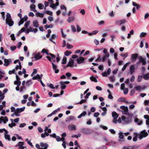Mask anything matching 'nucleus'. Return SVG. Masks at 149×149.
<instances>
[{
  "mask_svg": "<svg viewBox=\"0 0 149 149\" xmlns=\"http://www.w3.org/2000/svg\"><path fill=\"white\" fill-rule=\"evenodd\" d=\"M45 7L44 9H46V7L49 5V6L52 9H56L59 5V2H56L55 3H54L53 0H48V1L44 2Z\"/></svg>",
  "mask_w": 149,
  "mask_h": 149,
  "instance_id": "1",
  "label": "nucleus"
},
{
  "mask_svg": "<svg viewBox=\"0 0 149 149\" xmlns=\"http://www.w3.org/2000/svg\"><path fill=\"white\" fill-rule=\"evenodd\" d=\"M120 108L123 110L122 111L123 114H124L128 116H132L131 113H130L128 112V109L127 106H120Z\"/></svg>",
  "mask_w": 149,
  "mask_h": 149,
  "instance_id": "2",
  "label": "nucleus"
},
{
  "mask_svg": "<svg viewBox=\"0 0 149 149\" xmlns=\"http://www.w3.org/2000/svg\"><path fill=\"white\" fill-rule=\"evenodd\" d=\"M80 130L84 134H90L92 132V131L90 129L86 127H83L81 128Z\"/></svg>",
  "mask_w": 149,
  "mask_h": 149,
  "instance_id": "3",
  "label": "nucleus"
},
{
  "mask_svg": "<svg viewBox=\"0 0 149 149\" xmlns=\"http://www.w3.org/2000/svg\"><path fill=\"white\" fill-rule=\"evenodd\" d=\"M138 59L139 60V62H137L136 64L138 65L139 63H141L142 65H144L146 64V58H143L142 56H140L138 57Z\"/></svg>",
  "mask_w": 149,
  "mask_h": 149,
  "instance_id": "4",
  "label": "nucleus"
},
{
  "mask_svg": "<svg viewBox=\"0 0 149 149\" xmlns=\"http://www.w3.org/2000/svg\"><path fill=\"white\" fill-rule=\"evenodd\" d=\"M25 107H23L22 108H17L15 112V114L17 116H19V113L23 111L25 109Z\"/></svg>",
  "mask_w": 149,
  "mask_h": 149,
  "instance_id": "5",
  "label": "nucleus"
},
{
  "mask_svg": "<svg viewBox=\"0 0 149 149\" xmlns=\"http://www.w3.org/2000/svg\"><path fill=\"white\" fill-rule=\"evenodd\" d=\"M139 138L140 139H141L143 137H146L148 135L147 132L145 130H144L142 131L140 134H139Z\"/></svg>",
  "mask_w": 149,
  "mask_h": 149,
  "instance_id": "6",
  "label": "nucleus"
},
{
  "mask_svg": "<svg viewBox=\"0 0 149 149\" xmlns=\"http://www.w3.org/2000/svg\"><path fill=\"white\" fill-rule=\"evenodd\" d=\"M14 23V21L12 19H6V24L7 25H8L10 26H12Z\"/></svg>",
  "mask_w": 149,
  "mask_h": 149,
  "instance_id": "7",
  "label": "nucleus"
},
{
  "mask_svg": "<svg viewBox=\"0 0 149 149\" xmlns=\"http://www.w3.org/2000/svg\"><path fill=\"white\" fill-rule=\"evenodd\" d=\"M122 120L125 123H130L131 121V118L130 117L125 118L124 116H122L121 117Z\"/></svg>",
  "mask_w": 149,
  "mask_h": 149,
  "instance_id": "8",
  "label": "nucleus"
},
{
  "mask_svg": "<svg viewBox=\"0 0 149 149\" xmlns=\"http://www.w3.org/2000/svg\"><path fill=\"white\" fill-rule=\"evenodd\" d=\"M4 65L6 66H8L10 63L12 62V60L11 59H6L4 58Z\"/></svg>",
  "mask_w": 149,
  "mask_h": 149,
  "instance_id": "9",
  "label": "nucleus"
},
{
  "mask_svg": "<svg viewBox=\"0 0 149 149\" xmlns=\"http://www.w3.org/2000/svg\"><path fill=\"white\" fill-rule=\"evenodd\" d=\"M138 56V54H132L131 58L132 60V61L134 62L136 60Z\"/></svg>",
  "mask_w": 149,
  "mask_h": 149,
  "instance_id": "10",
  "label": "nucleus"
},
{
  "mask_svg": "<svg viewBox=\"0 0 149 149\" xmlns=\"http://www.w3.org/2000/svg\"><path fill=\"white\" fill-rule=\"evenodd\" d=\"M126 20L125 19H124L121 20H118L116 21V23L118 25H122L126 23Z\"/></svg>",
  "mask_w": 149,
  "mask_h": 149,
  "instance_id": "11",
  "label": "nucleus"
},
{
  "mask_svg": "<svg viewBox=\"0 0 149 149\" xmlns=\"http://www.w3.org/2000/svg\"><path fill=\"white\" fill-rule=\"evenodd\" d=\"M85 59L82 57H80L77 59V62L78 64H80L84 63Z\"/></svg>",
  "mask_w": 149,
  "mask_h": 149,
  "instance_id": "12",
  "label": "nucleus"
},
{
  "mask_svg": "<svg viewBox=\"0 0 149 149\" xmlns=\"http://www.w3.org/2000/svg\"><path fill=\"white\" fill-rule=\"evenodd\" d=\"M42 57V56L40 55V53L39 52H38L37 54H34V58L36 59V60L41 59Z\"/></svg>",
  "mask_w": 149,
  "mask_h": 149,
  "instance_id": "13",
  "label": "nucleus"
},
{
  "mask_svg": "<svg viewBox=\"0 0 149 149\" xmlns=\"http://www.w3.org/2000/svg\"><path fill=\"white\" fill-rule=\"evenodd\" d=\"M24 143L23 142H19L17 144L19 148V149H24L26 147L23 146Z\"/></svg>",
  "mask_w": 149,
  "mask_h": 149,
  "instance_id": "14",
  "label": "nucleus"
},
{
  "mask_svg": "<svg viewBox=\"0 0 149 149\" xmlns=\"http://www.w3.org/2000/svg\"><path fill=\"white\" fill-rule=\"evenodd\" d=\"M52 65L53 69L55 71V73H58L59 72V70L58 69H57V66L55 65L52 62Z\"/></svg>",
  "mask_w": 149,
  "mask_h": 149,
  "instance_id": "15",
  "label": "nucleus"
},
{
  "mask_svg": "<svg viewBox=\"0 0 149 149\" xmlns=\"http://www.w3.org/2000/svg\"><path fill=\"white\" fill-rule=\"evenodd\" d=\"M40 146L42 147H44V148H41L40 149H47L48 146V145L47 143H43L42 142L40 143Z\"/></svg>",
  "mask_w": 149,
  "mask_h": 149,
  "instance_id": "16",
  "label": "nucleus"
},
{
  "mask_svg": "<svg viewBox=\"0 0 149 149\" xmlns=\"http://www.w3.org/2000/svg\"><path fill=\"white\" fill-rule=\"evenodd\" d=\"M8 132L7 131L6 132H5L4 133V136L5 139L6 140H8V141H10V136L9 134H8Z\"/></svg>",
  "mask_w": 149,
  "mask_h": 149,
  "instance_id": "17",
  "label": "nucleus"
},
{
  "mask_svg": "<svg viewBox=\"0 0 149 149\" xmlns=\"http://www.w3.org/2000/svg\"><path fill=\"white\" fill-rule=\"evenodd\" d=\"M135 70V68L133 65H132L130 66V73L132 74L134 72Z\"/></svg>",
  "mask_w": 149,
  "mask_h": 149,
  "instance_id": "18",
  "label": "nucleus"
},
{
  "mask_svg": "<svg viewBox=\"0 0 149 149\" xmlns=\"http://www.w3.org/2000/svg\"><path fill=\"white\" fill-rule=\"evenodd\" d=\"M57 36L55 34H54L52 35L51 37L49 38V40L52 42L54 44H55V42L52 40V39H55L56 37Z\"/></svg>",
  "mask_w": 149,
  "mask_h": 149,
  "instance_id": "19",
  "label": "nucleus"
},
{
  "mask_svg": "<svg viewBox=\"0 0 149 149\" xmlns=\"http://www.w3.org/2000/svg\"><path fill=\"white\" fill-rule=\"evenodd\" d=\"M68 64L70 65V67L73 68L74 66V61L73 59L70 58V59Z\"/></svg>",
  "mask_w": 149,
  "mask_h": 149,
  "instance_id": "20",
  "label": "nucleus"
},
{
  "mask_svg": "<svg viewBox=\"0 0 149 149\" xmlns=\"http://www.w3.org/2000/svg\"><path fill=\"white\" fill-rule=\"evenodd\" d=\"M135 122L137 123V124L139 125H140L143 124V121L142 120H139L138 118H136L135 119Z\"/></svg>",
  "mask_w": 149,
  "mask_h": 149,
  "instance_id": "21",
  "label": "nucleus"
},
{
  "mask_svg": "<svg viewBox=\"0 0 149 149\" xmlns=\"http://www.w3.org/2000/svg\"><path fill=\"white\" fill-rule=\"evenodd\" d=\"M112 116L113 118H117L118 117V114L114 111L112 113Z\"/></svg>",
  "mask_w": 149,
  "mask_h": 149,
  "instance_id": "22",
  "label": "nucleus"
},
{
  "mask_svg": "<svg viewBox=\"0 0 149 149\" xmlns=\"http://www.w3.org/2000/svg\"><path fill=\"white\" fill-rule=\"evenodd\" d=\"M60 84L61 85V88L62 89H64L66 88V86L64 84L63 82L62 81H61L60 82Z\"/></svg>",
  "mask_w": 149,
  "mask_h": 149,
  "instance_id": "23",
  "label": "nucleus"
},
{
  "mask_svg": "<svg viewBox=\"0 0 149 149\" xmlns=\"http://www.w3.org/2000/svg\"><path fill=\"white\" fill-rule=\"evenodd\" d=\"M87 114V113L86 111H84L82 113L79 115L77 118H80L81 117L83 116H85Z\"/></svg>",
  "mask_w": 149,
  "mask_h": 149,
  "instance_id": "24",
  "label": "nucleus"
},
{
  "mask_svg": "<svg viewBox=\"0 0 149 149\" xmlns=\"http://www.w3.org/2000/svg\"><path fill=\"white\" fill-rule=\"evenodd\" d=\"M134 135L135 136L133 138V140L134 141L136 142L137 141V137L139 134H138L136 132L134 133Z\"/></svg>",
  "mask_w": 149,
  "mask_h": 149,
  "instance_id": "25",
  "label": "nucleus"
},
{
  "mask_svg": "<svg viewBox=\"0 0 149 149\" xmlns=\"http://www.w3.org/2000/svg\"><path fill=\"white\" fill-rule=\"evenodd\" d=\"M68 127L69 129L71 130H75L76 129V127L74 125H70L68 126Z\"/></svg>",
  "mask_w": 149,
  "mask_h": 149,
  "instance_id": "26",
  "label": "nucleus"
},
{
  "mask_svg": "<svg viewBox=\"0 0 149 149\" xmlns=\"http://www.w3.org/2000/svg\"><path fill=\"white\" fill-rule=\"evenodd\" d=\"M132 5L136 7V9H138L141 8L140 5L137 4L136 3L134 2H132Z\"/></svg>",
  "mask_w": 149,
  "mask_h": 149,
  "instance_id": "27",
  "label": "nucleus"
},
{
  "mask_svg": "<svg viewBox=\"0 0 149 149\" xmlns=\"http://www.w3.org/2000/svg\"><path fill=\"white\" fill-rule=\"evenodd\" d=\"M118 101L120 102H124L126 103H129L128 101L127 100H125V98L124 97L120 98H119L118 99Z\"/></svg>",
  "mask_w": 149,
  "mask_h": 149,
  "instance_id": "28",
  "label": "nucleus"
},
{
  "mask_svg": "<svg viewBox=\"0 0 149 149\" xmlns=\"http://www.w3.org/2000/svg\"><path fill=\"white\" fill-rule=\"evenodd\" d=\"M33 26L36 27H38L39 26V24L38 23V22L36 20H34L33 22Z\"/></svg>",
  "mask_w": 149,
  "mask_h": 149,
  "instance_id": "29",
  "label": "nucleus"
},
{
  "mask_svg": "<svg viewBox=\"0 0 149 149\" xmlns=\"http://www.w3.org/2000/svg\"><path fill=\"white\" fill-rule=\"evenodd\" d=\"M36 15L37 17H40L42 18L44 16V14L38 12L36 13Z\"/></svg>",
  "mask_w": 149,
  "mask_h": 149,
  "instance_id": "30",
  "label": "nucleus"
},
{
  "mask_svg": "<svg viewBox=\"0 0 149 149\" xmlns=\"http://www.w3.org/2000/svg\"><path fill=\"white\" fill-rule=\"evenodd\" d=\"M119 136L118 137L121 139H123L124 137L123 135V133L121 132V131H119V132L118 133Z\"/></svg>",
  "mask_w": 149,
  "mask_h": 149,
  "instance_id": "31",
  "label": "nucleus"
},
{
  "mask_svg": "<svg viewBox=\"0 0 149 149\" xmlns=\"http://www.w3.org/2000/svg\"><path fill=\"white\" fill-rule=\"evenodd\" d=\"M90 79L92 81H94L95 82H97V81L96 78L94 77L93 76L90 77Z\"/></svg>",
  "mask_w": 149,
  "mask_h": 149,
  "instance_id": "32",
  "label": "nucleus"
},
{
  "mask_svg": "<svg viewBox=\"0 0 149 149\" xmlns=\"http://www.w3.org/2000/svg\"><path fill=\"white\" fill-rule=\"evenodd\" d=\"M44 13H46L47 14L50 15H52L53 13L51 11L49 10H46L43 12Z\"/></svg>",
  "mask_w": 149,
  "mask_h": 149,
  "instance_id": "33",
  "label": "nucleus"
},
{
  "mask_svg": "<svg viewBox=\"0 0 149 149\" xmlns=\"http://www.w3.org/2000/svg\"><path fill=\"white\" fill-rule=\"evenodd\" d=\"M67 58L65 56L63 57L61 62V63L63 64H65L66 63Z\"/></svg>",
  "mask_w": 149,
  "mask_h": 149,
  "instance_id": "34",
  "label": "nucleus"
},
{
  "mask_svg": "<svg viewBox=\"0 0 149 149\" xmlns=\"http://www.w3.org/2000/svg\"><path fill=\"white\" fill-rule=\"evenodd\" d=\"M74 19V17H69L67 19V21L69 22H71L73 21Z\"/></svg>",
  "mask_w": 149,
  "mask_h": 149,
  "instance_id": "35",
  "label": "nucleus"
},
{
  "mask_svg": "<svg viewBox=\"0 0 149 149\" xmlns=\"http://www.w3.org/2000/svg\"><path fill=\"white\" fill-rule=\"evenodd\" d=\"M143 77L145 80H148L149 79V74H146L143 76Z\"/></svg>",
  "mask_w": 149,
  "mask_h": 149,
  "instance_id": "36",
  "label": "nucleus"
},
{
  "mask_svg": "<svg viewBox=\"0 0 149 149\" xmlns=\"http://www.w3.org/2000/svg\"><path fill=\"white\" fill-rule=\"evenodd\" d=\"M38 8L40 9H42L44 8V5L41 3L38 4Z\"/></svg>",
  "mask_w": 149,
  "mask_h": 149,
  "instance_id": "37",
  "label": "nucleus"
},
{
  "mask_svg": "<svg viewBox=\"0 0 149 149\" xmlns=\"http://www.w3.org/2000/svg\"><path fill=\"white\" fill-rule=\"evenodd\" d=\"M109 56V55H104L102 57V62H104L107 59V58H108Z\"/></svg>",
  "mask_w": 149,
  "mask_h": 149,
  "instance_id": "38",
  "label": "nucleus"
},
{
  "mask_svg": "<svg viewBox=\"0 0 149 149\" xmlns=\"http://www.w3.org/2000/svg\"><path fill=\"white\" fill-rule=\"evenodd\" d=\"M72 53V52L71 51L67 50L64 52V54L65 56H68L71 54Z\"/></svg>",
  "mask_w": 149,
  "mask_h": 149,
  "instance_id": "39",
  "label": "nucleus"
},
{
  "mask_svg": "<svg viewBox=\"0 0 149 149\" xmlns=\"http://www.w3.org/2000/svg\"><path fill=\"white\" fill-rule=\"evenodd\" d=\"M32 83V81L31 80H29L27 81L26 83V85L27 86H29Z\"/></svg>",
  "mask_w": 149,
  "mask_h": 149,
  "instance_id": "40",
  "label": "nucleus"
},
{
  "mask_svg": "<svg viewBox=\"0 0 149 149\" xmlns=\"http://www.w3.org/2000/svg\"><path fill=\"white\" fill-rule=\"evenodd\" d=\"M4 95L3 93H2V91H0V99L1 100H3L4 98Z\"/></svg>",
  "mask_w": 149,
  "mask_h": 149,
  "instance_id": "41",
  "label": "nucleus"
},
{
  "mask_svg": "<svg viewBox=\"0 0 149 149\" xmlns=\"http://www.w3.org/2000/svg\"><path fill=\"white\" fill-rule=\"evenodd\" d=\"M14 84L16 85L17 86H19L21 84V82L20 81H15L14 82Z\"/></svg>",
  "mask_w": 149,
  "mask_h": 149,
  "instance_id": "42",
  "label": "nucleus"
},
{
  "mask_svg": "<svg viewBox=\"0 0 149 149\" xmlns=\"http://www.w3.org/2000/svg\"><path fill=\"white\" fill-rule=\"evenodd\" d=\"M18 63L19 64V65L20 66V70H21V68H22V66H21V62H20V61H19V60H15L14 62V64H16V63Z\"/></svg>",
  "mask_w": 149,
  "mask_h": 149,
  "instance_id": "43",
  "label": "nucleus"
},
{
  "mask_svg": "<svg viewBox=\"0 0 149 149\" xmlns=\"http://www.w3.org/2000/svg\"><path fill=\"white\" fill-rule=\"evenodd\" d=\"M132 149H139L140 148L139 145H135L132 146Z\"/></svg>",
  "mask_w": 149,
  "mask_h": 149,
  "instance_id": "44",
  "label": "nucleus"
},
{
  "mask_svg": "<svg viewBox=\"0 0 149 149\" xmlns=\"http://www.w3.org/2000/svg\"><path fill=\"white\" fill-rule=\"evenodd\" d=\"M53 25L52 24H51L49 25H48L47 24H46L45 26V27L46 29H47L48 28H52L53 27Z\"/></svg>",
  "mask_w": 149,
  "mask_h": 149,
  "instance_id": "45",
  "label": "nucleus"
},
{
  "mask_svg": "<svg viewBox=\"0 0 149 149\" xmlns=\"http://www.w3.org/2000/svg\"><path fill=\"white\" fill-rule=\"evenodd\" d=\"M103 53L105 54V55H109V53L107 52V50L105 49H104L103 51Z\"/></svg>",
  "mask_w": 149,
  "mask_h": 149,
  "instance_id": "46",
  "label": "nucleus"
},
{
  "mask_svg": "<svg viewBox=\"0 0 149 149\" xmlns=\"http://www.w3.org/2000/svg\"><path fill=\"white\" fill-rule=\"evenodd\" d=\"M72 12L71 11H69V13H67L66 12H63V16H65L67 15L70 16V14L72 13Z\"/></svg>",
  "mask_w": 149,
  "mask_h": 149,
  "instance_id": "47",
  "label": "nucleus"
},
{
  "mask_svg": "<svg viewBox=\"0 0 149 149\" xmlns=\"http://www.w3.org/2000/svg\"><path fill=\"white\" fill-rule=\"evenodd\" d=\"M47 85L49 87L51 88L52 89H54L55 88V87L52 84H47Z\"/></svg>",
  "mask_w": 149,
  "mask_h": 149,
  "instance_id": "48",
  "label": "nucleus"
},
{
  "mask_svg": "<svg viewBox=\"0 0 149 149\" xmlns=\"http://www.w3.org/2000/svg\"><path fill=\"white\" fill-rule=\"evenodd\" d=\"M30 23V21H28L26 22L24 24V26L26 28H27L29 25Z\"/></svg>",
  "mask_w": 149,
  "mask_h": 149,
  "instance_id": "49",
  "label": "nucleus"
},
{
  "mask_svg": "<svg viewBox=\"0 0 149 149\" xmlns=\"http://www.w3.org/2000/svg\"><path fill=\"white\" fill-rule=\"evenodd\" d=\"M10 37L11 38V39L12 40L14 41L15 40V38L14 34H11L10 36Z\"/></svg>",
  "mask_w": 149,
  "mask_h": 149,
  "instance_id": "50",
  "label": "nucleus"
},
{
  "mask_svg": "<svg viewBox=\"0 0 149 149\" xmlns=\"http://www.w3.org/2000/svg\"><path fill=\"white\" fill-rule=\"evenodd\" d=\"M128 53L127 52L125 53L124 54H121V56L122 57H123L124 56H125V57L123 58L124 59H125L128 56Z\"/></svg>",
  "mask_w": 149,
  "mask_h": 149,
  "instance_id": "51",
  "label": "nucleus"
},
{
  "mask_svg": "<svg viewBox=\"0 0 149 149\" xmlns=\"http://www.w3.org/2000/svg\"><path fill=\"white\" fill-rule=\"evenodd\" d=\"M134 88L136 91L140 90H141V87L140 86H135Z\"/></svg>",
  "mask_w": 149,
  "mask_h": 149,
  "instance_id": "52",
  "label": "nucleus"
},
{
  "mask_svg": "<svg viewBox=\"0 0 149 149\" xmlns=\"http://www.w3.org/2000/svg\"><path fill=\"white\" fill-rule=\"evenodd\" d=\"M6 19H11V16L10 15V14L9 13H7L6 15Z\"/></svg>",
  "mask_w": 149,
  "mask_h": 149,
  "instance_id": "53",
  "label": "nucleus"
},
{
  "mask_svg": "<svg viewBox=\"0 0 149 149\" xmlns=\"http://www.w3.org/2000/svg\"><path fill=\"white\" fill-rule=\"evenodd\" d=\"M86 100H82L81 101H80L79 102L77 103V104H81L85 102H86Z\"/></svg>",
  "mask_w": 149,
  "mask_h": 149,
  "instance_id": "54",
  "label": "nucleus"
},
{
  "mask_svg": "<svg viewBox=\"0 0 149 149\" xmlns=\"http://www.w3.org/2000/svg\"><path fill=\"white\" fill-rule=\"evenodd\" d=\"M73 47V46L69 44V43H68L67 44V48L68 49H70L72 48Z\"/></svg>",
  "mask_w": 149,
  "mask_h": 149,
  "instance_id": "55",
  "label": "nucleus"
},
{
  "mask_svg": "<svg viewBox=\"0 0 149 149\" xmlns=\"http://www.w3.org/2000/svg\"><path fill=\"white\" fill-rule=\"evenodd\" d=\"M146 35V33L143 32L141 33L140 34V36L141 38L142 37L145 36Z\"/></svg>",
  "mask_w": 149,
  "mask_h": 149,
  "instance_id": "56",
  "label": "nucleus"
},
{
  "mask_svg": "<svg viewBox=\"0 0 149 149\" xmlns=\"http://www.w3.org/2000/svg\"><path fill=\"white\" fill-rule=\"evenodd\" d=\"M61 31L62 35V36L63 37H66V35L64 34L62 28L61 29Z\"/></svg>",
  "mask_w": 149,
  "mask_h": 149,
  "instance_id": "57",
  "label": "nucleus"
},
{
  "mask_svg": "<svg viewBox=\"0 0 149 149\" xmlns=\"http://www.w3.org/2000/svg\"><path fill=\"white\" fill-rule=\"evenodd\" d=\"M26 87L24 86H21L20 88V92H22L23 90H25Z\"/></svg>",
  "mask_w": 149,
  "mask_h": 149,
  "instance_id": "58",
  "label": "nucleus"
},
{
  "mask_svg": "<svg viewBox=\"0 0 149 149\" xmlns=\"http://www.w3.org/2000/svg\"><path fill=\"white\" fill-rule=\"evenodd\" d=\"M8 121V118L6 116H5L4 118V120L3 121V123H6V122H7Z\"/></svg>",
  "mask_w": 149,
  "mask_h": 149,
  "instance_id": "59",
  "label": "nucleus"
},
{
  "mask_svg": "<svg viewBox=\"0 0 149 149\" xmlns=\"http://www.w3.org/2000/svg\"><path fill=\"white\" fill-rule=\"evenodd\" d=\"M124 93L125 95L127 94L128 92V90L127 88H125L124 89Z\"/></svg>",
  "mask_w": 149,
  "mask_h": 149,
  "instance_id": "60",
  "label": "nucleus"
},
{
  "mask_svg": "<svg viewBox=\"0 0 149 149\" xmlns=\"http://www.w3.org/2000/svg\"><path fill=\"white\" fill-rule=\"evenodd\" d=\"M48 19L50 22L52 21L54 19L53 17L50 16L48 17Z\"/></svg>",
  "mask_w": 149,
  "mask_h": 149,
  "instance_id": "61",
  "label": "nucleus"
},
{
  "mask_svg": "<svg viewBox=\"0 0 149 149\" xmlns=\"http://www.w3.org/2000/svg\"><path fill=\"white\" fill-rule=\"evenodd\" d=\"M24 20L21 19L19 21L18 23V25L20 26L24 22Z\"/></svg>",
  "mask_w": 149,
  "mask_h": 149,
  "instance_id": "62",
  "label": "nucleus"
},
{
  "mask_svg": "<svg viewBox=\"0 0 149 149\" xmlns=\"http://www.w3.org/2000/svg\"><path fill=\"white\" fill-rule=\"evenodd\" d=\"M100 115V113L98 112H95L93 115L94 117L97 118Z\"/></svg>",
  "mask_w": 149,
  "mask_h": 149,
  "instance_id": "63",
  "label": "nucleus"
},
{
  "mask_svg": "<svg viewBox=\"0 0 149 149\" xmlns=\"http://www.w3.org/2000/svg\"><path fill=\"white\" fill-rule=\"evenodd\" d=\"M109 15L111 17H113L114 16V14L113 11H111L109 13Z\"/></svg>",
  "mask_w": 149,
  "mask_h": 149,
  "instance_id": "64",
  "label": "nucleus"
}]
</instances>
